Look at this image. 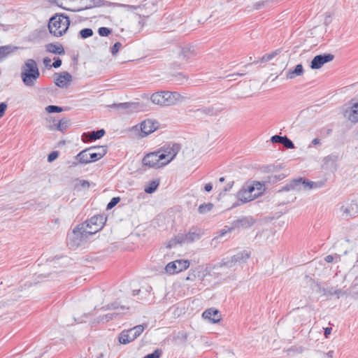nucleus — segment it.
<instances>
[{
    "label": "nucleus",
    "instance_id": "nucleus-1",
    "mask_svg": "<svg viewBox=\"0 0 358 358\" xmlns=\"http://www.w3.org/2000/svg\"><path fill=\"white\" fill-rule=\"evenodd\" d=\"M184 96L177 92L160 91L151 95V101L160 106H171L182 101Z\"/></svg>",
    "mask_w": 358,
    "mask_h": 358
},
{
    "label": "nucleus",
    "instance_id": "nucleus-2",
    "mask_svg": "<svg viewBox=\"0 0 358 358\" xmlns=\"http://www.w3.org/2000/svg\"><path fill=\"white\" fill-rule=\"evenodd\" d=\"M70 20L64 14L55 15L50 17L48 23V29L51 34L56 37L64 35L69 29Z\"/></svg>",
    "mask_w": 358,
    "mask_h": 358
},
{
    "label": "nucleus",
    "instance_id": "nucleus-3",
    "mask_svg": "<svg viewBox=\"0 0 358 358\" xmlns=\"http://www.w3.org/2000/svg\"><path fill=\"white\" fill-rule=\"evenodd\" d=\"M39 76L40 72L36 61L28 59L22 67L21 78L24 84L27 87H32Z\"/></svg>",
    "mask_w": 358,
    "mask_h": 358
},
{
    "label": "nucleus",
    "instance_id": "nucleus-4",
    "mask_svg": "<svg viewBox=\"0 0 358 358\" xmlns=\"http://www.w3.org/2000/svg\"><path fill=\"white\" fill-rule=\"evenodd\" d=\"M204 231L202 229L198 227H192L186 234H178L173 239L170 241L169 247L171 248L177 244L191 243L199 240Z\"/></svg>",
    "mask_w": 358,
    "mask_h": 358
},
{
    "label": "nucleus",
    "instance_id": "nucleus-5",
    "mask_svg": "<svg viewBox=\"0 0 358 358\" xmlns=\"http://www.w3.org/2000/svg\"><path fill=\"white\" fill-rule=\"evenodd\" d=\"M90 234H88L87 229L85 228V225L80 224L73 229L71 234H68V244L72 248H77L88 238Z\"/></svg>",
    "mask_w": 358,
    "mask_h": 358
},
{
    "label": "nucleus",
    "instance_id": "nucleus-6",
    "mask_svg": "<svg viewBox=\"0 0 358 358\" xmlns=\"http://www.w3.org/2000/svg\"><path fill=\"white\" fill-rule=\"evenodd\" d=\"M255 223V220L251 216L241 217L233 221L231 223V227H228L227 229H222L220 231L219 235L215 236L213 239V241L222 238V236H224L225 234L230 232L233 229H247V228L252 227Z\"/></svg>",
    "mask_w": 358,
    "mask_h": 358
},
{
    "label": "nucleus",
    "instance_id": "nucleus-7",
    "mask_svg": "<svg viewBox=\"0 0 358 358\" xmlns=\"http://www.w3.org/2000/svg\"><path fill=\"white\" fill-rule=\"evenodd\" d=\"M148 324H139L127 330H123L119 335L118 340L120 343L126 345L134 341L143 333L147 328Z\"/></svg>",
    "mask_w": 358,
    "mask_h": 358
},
{
    "label": "nucleus",
    "instance_id": "nucleus-8",
    "mask_svg": "<svg viewBox=\"0 0 358 358\" xmlns=\"http://www.w3.org/2000/svg\"><path fill=\"white\" fill-rule=\"evenodd\" d=\"M106 222V217L103 215H96L81 224L85 225V228L91 236L101 230Z\"/></svg>",
    "mask_w": 358,
    "mask_h": 358
},
{
    "label": "nucleus",
    "instance_id": "nucleus-9",
    "mask_svg": "<svg viewBox=\"0 0 358 358\" xmlns=\"http://www.w3.org/2000/svg\"><path fill=\"white\" fill-rule=\"evenodd\" d=\"M180 150L179 144L170 143L162 147L159 152H160V156L166 165L176 157Z\"/></svg>",
    "mask_w": 358,
    "mask_h": 358
},
{
    "label": "nucleus",
    "instance_id": "nucleus-10",
    "mask_svg": "<svg viewBox=\"0 0 358 358\" xmlns=\"http://www.w3.org/2000/svg\"><path fill=\"white\" fill-rule=\"evenodd\" d=\"M143 164L149 168L155 169H158L166 165L159 151L146 155L143 159Z\"/></svg>",
    "mask_w": 358,
    "mask_h": 358
},
{
    "label": "nucleus",
    "instance_id": "nucleus-11",
    "mask_svg": "<svg viewBox=\"0 0 358 358\" xmlns=\"http://www.w3.org/2000/svg\"><path fill=\"white\" fill-rule=\"evenodd\" d=\"M189 266L188 260L178 259L169 262L165 266V271L169 274H175L186 270Z\"/></svg>",
    "mask_w": 358,
    "mask_h": 358
},
{
    "label": "nucleus",
    "instance_id": "nucleus-12",
    "mask_svg": "<svg viewBox=\"0 0 358 358\" xmlns=\"http://www.w3.org/2000/svg\"><path fill=\"white\" fill-rule=\"evenodd\" d=\"M340 212L342 217L345 219H349L358 215V199L352 200L350 203L341 206Z\"/></svg>",
    "mask_w": 358,
    "mask_h": 358
},
{
    "label": "nucleus",
    "instance_id": "nucleus-13",
    "mask_svg": "<svg viewBox=\"0 0 358 358\" xmlns=\"http://www.w3.org/2000/svg\"><path fill=\"white\" fill-rule=\"evenodd\" d=\"M290 183L292 187V190L298 192L302 189H310L313 187H317L316 183H315L314 182L310 181L303 178L294 179L290 181Z\"/></svg>",
    "mask_w": 358,
    "mask_h": 358
},
{
    "label": "nucleus",
    "instance_id": "nucleus-14",
    "mask_svg": "<svg viewBox=\"0 0 358 358\" xmlns=\"http://www.w3.org/2000/svg\"><path fill=\"white\" fill-rule=\"evenodd\" d=\"M334 58V55L331 53L316 55L311 61L310 68L312 69H319L324 64L331 62Z\"/></svg>",
    "mask_w": 358,
    "mask_h": 358
},
{
    "label": "nucleus",
    "instance_id": "nucleus-15",
    "mask_svg": "<svg viewBox=\"0 0 358 358\" xmlns=\"http://www.w3.org/2000/svg\"><path fill=\"white\" fill-rule=\"evenodd\" d=\"M106 310H117L113 313H108L105 315V319L107 322L112 320L115 316L121 315L123 311L128 309L125 306H120L117 301H115L106 306Z\"/></svg>",
    "mask_w": 358,
    "mask_h": 358
},
{
    "label": "nucleus",
    "instance_id": "nucleus-16",
    "mask_svg": "<svg viewBox=\"0 0 358 358\" xmlns=\"http://www.w3.org/2000/svg\"><path fill=\"white\" fill-rule=\"evenodd\" d=\"M157 128L155 123L151 120H145L141 123V136L145 137L152 132L155 131Z\"/></svg>",
    "mask_w": 358,
    "mask_h": 358
},
{
    "label": "nucleus",
    "instance_id": "nucleus-17",
    "mask_svg": "<svg viewBox=\"0 0 358 358\" xmlns=\"http://www.w3.org/2000/svg\"><path fill=\"white\" fill-rule=\"evenodd\" d=\"M72 81V76L66 72H62L58 75L55 79V84L61 88L67 87L69 83Z\"/></svg>",
    "mask_w": 358,
    "mask_h": 358
},
{
    "label": "nucleus",
    "instance_id": "nucleus-18",
    "mask_svg": "<svg viewBox=\"0 0 358 358\" xmlns=\"http://www.w3.org/2000/svg\"><path fill=\"white\" fill-rule=\"evenodd\" d=\"M271 141L272 143H281L285 148L288 149L294 148V144L293 142L287 138L286 136H281L278 135H274L271 136Z\"/></svg>",
    "mask_w": 358,
    "mask_h": 358
},
{
    "label": "nucleus",
    "instance_id": "nucleus-19",
    "mask_svg": "<svg viewBox=\"0 0 358 358\" xmlns=\"http://www.w3.org/2000/svg\"><path fill=\"white\" fill-rule=\"evenodd\" d=\"M236 198L242 203H245L257 198V194H250L243 187L237 192Z\"/></svg>",
    "mask_w": 358,
    "mask_h": 358
},
{
    "label": "nucleus",
    "instance_id": "nucleus-20",
    "mask_svg": "<svg viewBox=\"0 0 358 358\" xmlns=\"http://www.w3.org/2000/svg\"><path fill=\"white\" fill-rule=\"evenodd\" d=\"M221 110L217 109L213 106L203 107L196 110H190L191 112L199 113L201 115L213 116L216 115Z\"/></svg>",
    "mask_w": 358,
    "mask_h": 358
},
{
    "label": "nucleus",
    "instance_id": "nucleus-21",
    "mask_svg": "<svg viewBox=\"0 0 358 358\" xmlns=\"http://www.w3.org/2000/svg\"><path fill=\"white\" fill-rule=\"evenodd\" d=\"M203 317L210 320L213 323H217L220 320V312L215 308H209L203 313Z\"/></svg>",
    "mask_w": 358,
    "mask_h": 358
},
{
    "label": "nucleus",
    "instance_id": "nucleus-22",
    "mask_svg": "<svg viewBox=\"0 0 358 358\" xmlns=\"http://www.w3.org/2000/svg\"><path fill=\"white\" fill-rule=\"evenodd\" d=\"M196 56V52L194 49L191 46L183 47L179 54V57L181 59L188 61Z\"/></svg>",
    "mask_w": 358,
    "mask_h": 358
},
{
    "label": "nucleus",
    "instance_id": "nucleus-23",
    "mask_svg": "<svg viewBox=\"0 0 358 358\" xmlns=\"http://www.w3.org/2000/svg\"><path fill=\"white\" fill-rule=\"evenodd\" d=\"M45 50L48 52L62 55L65 54L64 49L61 44L48 43L45 45Z\"/></svg>",
    "mask_w": 358,
    "mask_h": 358
},
{
    "label": "nucleus",
    "instance_id": "nucleus-24",
    "mask_svg": "<svg viewBox=\"0 0 358 358\" xmlns=\"http://www.w3.org/2000/svg\"><path fill=\"white\" fill-rule=\"evenodd\" d=\"M89 150L87 148L80 152L76 156V159L78 160L77 162H73V166H76L78 164H89Z\"/></svg>",
    "mask_w": 358,
    "mask_h": 358
},
{
    "label": "nucleus",
    "instance_id": "nucleus-25",
    "mask_svg": "<svg viewBox=\"0 0 358 358\" xmlns=\"http://www.w3.org/2000/svg\"><path fill=\"white\" fill-rule=\"evenodd\" d=\"M250 257V252L246 250L239 252L232 256L234 261L236 262V263L245 262Z\"/></svg>",
    "mask_w": 358,
    "mask_h": 358
},
{
    "label": "nucleus",
    "instance_id": "nucleus-26",
    "mask_svg": "<svg viewBox=\"0 0 358 358\" xmlns=\"http://www.w3.org/2000/svg\"><path fill=\"white\" fill-rule=\"evenodd\" d=\"M92 4H90L89 6H86L84 8L79 9L78 10H83L85 9H91L94 7H99L101 6H111L114 5V3H112L110 2H108L105 0H90Z\"/></svg>",
    "mask_w": 358,
    "mask_h": 358
},
{
    "label": "nucleus",
    "instance_id": "nucleus-27",
    "mask_svg": "<svg viewBox=\"0 0 358 358\" xmlns=\"http://www.w3.org/2000/svg\"><path fill=\"white\" fill-rule=\"evenodd\" d=\"M54 126L58 131L64 132L70 126V120L66 117L62 118Z\"/></svg>",
    "mask_w": 358,
    "mask_h": 358
},
{
    "label": "nucleus",
    "instance_id": "nucleus-28",
    "mask_svg": "<svg viewBox=\"0 0 358 358\" xmlns=\"http://www.w3.org/2000/svg\"><path fill=\"white\" fill-rule=\"evenodd\" d=\"M303 73V67L302 64H297L294 70L289 69L287 74V78L293 79L296 76H301Z\"/></svg>",
    "mask_w": 358,
    "mask_h": 358
},
{
    "label": "nucleus",
    "instance_id": "nucleus-29",
    "mask_svg": "<svg viewBox=\"0 0 358 358\" xmlns=\"http://www.w3.org/2000/svg\"><path fill=\"white\" fill-rule=\"evenodd\" d=\"M348 118L352 122L356 123L358 122V102L352 105Z\"/></svg>",
    "mask_w": 358,
    "mask_h": 358
},
{
    "label": "nucleus",
    "instance_id": "nucleus-30",
    "mask_svg": "<svg viewBox=\"0 0 358 358\" xmlns=\"http://www.w3.org/2000/svg\"><path fill=\"white\" fill-rule=\"evenodd\" d=\"M236 262L234 261V259L232 257L230 258L227 257L224 258L221 260V262L218 264L219 267H228L231 268L234 267L236 265Z\"/></svg>",
    "mask_w": 358,
    "mask_h": 358
},
{
    "label": "nucleus",
    "instance_id": "nucleus-31",
    "mask_svg": "<svg viewBox=\"0 0 358 358\" xmlns=\"http://www.w3.org/2000/svg\"><path fill=\"white\" fill-rule=\"evenodd\" d=\"M188 80V76L182 73H179L173 76V81L178 85H183Z\"/></svg>",
    "mask_w": 358,
    "mask_h": 358
},
{
    "label": "nucleus",
    "instance_id": "nucleus-32",
    "mask_svg": "<svg viewBox=\"0 0 358 358\" xmlns=\"http://www.w3.org/2000/svg\"><path fill=\"white\" fill-rule=\"evenodd\" d=\"M159 185L158 181L152 180L145 187L144 191L145 193L152 194L155 192Z\"/></svg>",
    "mask_w": 358,
    "mask_h": 358
},
{
    "label": "nucleus",
    "instance_id": "nucleus-33",
    "mask_svg": "<svg viewBox=\"0 0 358 358\" xmlns=\"http://www.w3.org/2000/svg\"><path fill=\"white\" fill-rule=\"evenodd\" d=\"M89 161L90 163L96 162L103 157V152H96L94 151H89Z\"/></svg>",
    "mask_w": 358,
    "mask_h": 358
},
{
    "label": "nucleus",
    "instance_id": "nucleus-34",
    "mask_svg": "<svg viewBox=\"0 0 358 358\" xmlns=\"http://www.w3.org/2000/svg\"><path fill=\"white\" fill-rule=\"evenodd\" d=\"M15 49H17V48L12 45L0 46V55L6 57Z\"/></svg>",
    "mask_w": 358,
    "mask_h": 358
},
{
    "label": "nucleus",
    "instance_id": "nucleus-35",
    "mask_svg": "<svg viewBox=\"0 0 358 358\" xmlns=\"http://www.w3.org/2000/svg\"><path fill=\"white\" fill-rule=\"evenodd\" d=\"M247 191L249 192L250 194H257V197H258L261 194V192L255 191V185L252 182H246L244 185H243Z\"/></svg>",
    "mask_w": 358,
    "mask_h": 358
},
{
    "label": "nucleus",
    "instance_id": "nucleus-36",
    "mask_svg": "<svg viewBox=\"0 0 358 358\" xmlns=\"http://www.w3.org/2000/svg\"><path fill=\"white\" fill-rule=\"evenodd\" d=\"M105 134V130L103 129H101L97 131H92L91 134H90V137L92 140H97L103 137Z\"/></svg>",
    "mask_w": 358,
    "mask_h": 358
},
{
    "label": "nucleus",
    "instance_id": "nucleus-37",
    "mask_svg": "<svg viewBox=\"0 0 358 358\" xmlns=\"http://www.w3.org/2000/svg\"><path fill=\"white\" fill-rule=\"evenodd\" d=\"M111 107L127 110L129 112L130 111V108H135V105L134 103L126 102L120 103L118 104H113V106H111Z\"/></svg>",
    "mask_w": 358,
    "mask_h": 358
},
{
    "label": "nucleus",
    "instance_id": "nucleus-38",
    "mask_svg": "<svg viewBox=\"0 0 358 358\" xmlns=\"http://www.w3.org/2000/svg\"><path fill=\"white\" fill-rule=\"evenodd\" d=\"M89 151H94L96 152H103V156L107 153L108 147L106 145L101 146H92L87 148Z\"/></svg>",
    "mask_w": 358,
    "mask_h": 358
},
{
    "label": "nucleus",
    "instance_id": "nucleus-39",
    "mask_svg": "<svg viewBox=\"0 0 358 358\" xmlns=\"http://www.w3.org/2000/svg\"><path fill=\"white\" fill-rule=\"evenodd\" d=\"M45 110L48 113H61V112L64 111V109L62 107H60L58 106L50 105L45 108Z\"/></svg>",
    "mask_w": 358,
    "mask_h": 358
},
{
    "label": "nucleus",
    "instance_id": "nucleus-40",
    "mask_svg": "<svg viewBox=\"0 0 358 358\" xmlns=\"http://www.w3.org/2000/svg\"><path fill=\"white\" fill-rule=\"evenodd\" d=\"M79 34L82 38H87L93 35V31L90 28H84L80 31Z\"/></svg>",
    "mask_w": 358,
    "mask_h": 358
},
{
    "label": "nucleus",
    "instance_id": "nucleus-41",
    "mask_svg": "<svg viewBox=\"0 0 358 358\" xmlns=\"http://www.w3.org/2000/svg\"><path fill=\"white\" fill-rule=\"evenodd\" d=\"M213 205L212 203H203L199 206L198 211L199 213H207L213 208Z\"/></svg>",
    "mask_w": 358,
    "mask_h": 358
},
{
    "label": "nucleus",
    "instance_id": "nucleus-42",
    "mask_svg": "<svg viewBox=\"0 0 358 358\" xmlns=\"http://www.w3.org/2000/svg\"><path fill=\"white\" fill-rule=\"evenodd\" d=\"M162 353V350L157 349L153 352L145 355L143 358H160Z\"/></svg>",
    "mask_w": 358,
    "mask_h": 358
},
{
    "label": "nucleus",
    "instance_id": "nucleus-43",
    "mask_svg": "<svg viewBox=\"0 0 358 358\" xmlns=\"http://www.w3.org/2000/svg\"><path fill=\"white\" fill-rule=\"evenodd\" d=\"M98 33L101 36H108L111 33V30L108 27H101L99 28Z\"/></svg>",
    "mask_w": 358,
    "mask_h": 358
},
{
    "label": "nucleus",
    "instance_id": "nucleus-44",
    "mask_svg": "<svg viewBox=\"0 0 358 358\" xmlns=\"http://www.w3.org/2000/svg\"><path fill=\"white\" fill-rule=\"evenodd\" d=\"M120 201V197H113L110 202L107 204L106 208L108 210L113 208L115 207Z\"/></svg>",
    "mask_w": 358,
    "mask_h": 358
},
{
    "label": "nucleus",
    "instance_id": "nucleus-45",
    "mask_svg": "<svg viewBox=\"0 0 358 358\" xmlns=\"http://www.w3.org/2000/svg\"><path fill=\"white\" fill-rule=\"evenodd\" d=\"M122 45L120 42H116L111 48L110 52L113 55H116Z\"/></svg>",
    "mask_w": 358,
    "mask_h": 358
},
{
    "label": "nucleus",
    "instance_id": "nucleus-46",
    "mask_svg": "<svg viewBox=\"0 0 358 358\" xmlns=\"http://www.w3.org/2000/svg\"><path fill=\"white\" fill-rule=\"evenodd\" d=\"M276 55V52H272L271 54H266V55H264L262 59H261V62H269L271 61L275 56Z\"/></svg>",
    "mask_w": 358,
    "mask_h": 358
},
{
    "label": "nucleus",
    "instance_id": "nucleus-47",
    "mask_svg": "<svg viewBox=\"0 0 358 358\" xmlns=\"http://www.w3.org/2000/svg\"><path fill=\"white\" fill-rule=\"evenodd\" d=\"M59 155V152L57 151H52L48 155V161L49 162H52L55 160Z\"/></svg>",
    "mask_w": 358,
    "mask_h": 358
},
{
    "label": "nucleus",
    "instance_id": "nucleus-48",
    "mask_svg": "<svg viewBox=\"0 0 358 358\" xmlns=\"http://www.w3.org/2000/svg\"><path fill=\"white\" fill-rule=\"evenodd\" d=\"M54 59H55V61L52 64V67H54L55 69L60 67L62 65V59H59V57L55 58Z\"/></svg>",
    "mask_w": 358,
    "mask_h": 358
},
{
    "label": "nucleus",
    "instance_id": "nucleus-49",
    "mask_svg": "<svg viewBox=\"0 0 358 358\" xmlns=\"http://www.w3.org/2000/svg\"><path fill=\"white\" fill-rule=\"evenodd\" d=\"M7 108V104L4 102L0 103V117H3Z\"/></svg>",
    "mask_w": 358,
    "mask_h": 358
},
{
    "label": "nucleus",
    "instance_id": "nucleus-50",
    "mask_svg": "<svg viewBox=\"0 0 358 358\" xmlns=\"http://www.w3.org/2000/svg\"><path fill=\"white\" fill-rule=\"evenodd\" d=\"M253 185H255V191H259L261 192V194L262 193V190H263V184H262L261 182H252Z\"/></svg>",
    "mask_w": 358,
    "mask_h": 358
},
{
    "label": "nucleus",
    "instance_id": "nucleus-51",
    "mask_svg": "<svg viewBox=\"0 0 358 358\" xmlns=\"http://www.w3.org/2000/svg\"><path fill=\"white\" fill-rule=\"evenodd\" d=\"M51 59L49 57H45L43 59V64L48 69H50L52 67Z\"/></svg>",
    "mask_w": 358,
    "mask_h": 358
},
{
    "label": "nucleus",
    "instance_id": "nucleus-52",
    "mask_svg": "<svg viewBox=\"0 0 358 358\" xmlns=\"http://www.w3.org/2000/svg\"><path fill=\"white\" fill-rule=\"evenodd\" d=\"M264 4H265V1H263L256 2L253 5V9L259 10L262 6H264Z\"/></svg>",
    "mask_w": 358,
    "mask_h": 358
},
{
    "label": "nucleus",
    "instance_id": "nucleus-53",
    "mask_svg": "<svg viewBox=\"0 0 358 358\" xmlns=\"http://www.w3.org/2000/svg\"><path fill=\"white\" fill-rule=\"evenodd\" d=\"M79 184L83 188H89L90 187V182L87 180H80Z\"/></svg>",
    "mask_w": 358,
    "mask_h": 358
},
{
    "label": "nucleus",
    "instance_id": "nucleus-54",
    "mask_svg": "<svg viewBox=\"0 0 358 358\" xmlns=\"http://www.w3.org/2000/svg\"><path fill=\"white\" fill-rule=\"evenodd\" d=\"M234 184V181H231V182H228V183L225 185V187H224L223 191H224V192H228V191H230V190L231 189V188H232V187H233Z\"/></svg>",
    "mask_w": 358,
    "mask_h": 358
},
{
    "label": "nucleus",
    "instance_id": "nucleus-55",
    "mask_svg": "<svg viewBox=\"0 0 358 358\" xmlns=\"http://www.w3.org/2000/svg\"><path fill=\"white\" fill-rule=\"evenodd\" d=\"M289 190H292V185H291L290 182L287 184L286 185L283 186L282 187V189L280 190V192H282V191H289Z\"/></svg>",
    "mask_w": 358,
    "mask_h": 358
},
{
    "label": "nucleus",
    "instance_id": "nucleus-56",
    "mask_svg": "<svg viewBox=\"0 0 358 358\" xmlns=\"http://www.w3.org/2000/svg\"><path fill=\"white\" fill-rule=\"evenodd\" d=\"M48 350H49V347H48V346H46V347L45 348V350H44L43 353L41 354V355H38V356H35L34 358H41V357H42V356H43L45 353H46L47 352H48ZM21 358H29V357H28L27 355H25V356H22Z\"/></svg>",
    "mask_w": 358,
    "mask_h": 358
},
{
    "label": "nucleus",
    "instance_id": "nucleus-57",
    "mask_svg": "<svg viewBox=\"0 0 358 358\" xmlns=\"http://www.w3.org/2000/svg\"><path fill=\"white\" fill-rule=\"evenodd\" d=\"M331 332V327H326L324 329V335L325 338H328Z\"/></svg>",
    "mask_w": 358,
    "mask_h": 358
},
{
    "label": "nucleus",
    "instance_id": "nucleus-58",
    "mask_svg": "<svg viewBox=\"0 0 358 358\" xmlns=\"http://www.w3.org/2000/svg\"><path fill=\"white\" fill-rule=\"evenodd\" d=\"M334 256L333 255H327L325 257H324V260L327 263H331L334 261Z\"/></svg>",
    "mask_w": 358,
    "mask_h": 358
},
{
    "label": "nucleus",
    "instance_id": "nucleus-59",
    "mask_svg": "<svg viewBox=\"0 0 358 358\" xmlns=\"http://www.w3.org/2000/svg\"><path fill=\"white\" fill-rule=\"evenodd\" d=\"M213 189V185L211 183H208L204 186V189L206 192H210Z\"/></svg>",
    "mask_w": 358,
    "mask_h": 358
},
{
    "label": "nucleus",
    "instance_id": "nucleus-60",
    "mask_svg": "<svg viewBox=\"0 0 358 358\" xmlns=\"http://www.w3.org/2000/svg\"><path fill=\"white\" fill-rule=\"evenodd\" d=\"M311 143H312L313 145H318V144H320V138H314V139L312 141Z\"/></svg>",
    "mask_w": 358,
    "mask_h": 358
},
{
    "label": "nucleus",
    "instance_id": "nucleus-61",
    "mask_svg": "<svg viewBox=\"0 0 358 358\" xmlns=\"http://www.w3.org/2000/svg\"><path fill=\"white\" fill-rule=\"evenodd\" d=\"M244 75H245L244 73H233V74L229 75V76H227V77H234L236 76H244Z\"/></svg>",
    "mask_w": 358,
    "mask_h": 358
},
{
    "label": "nucleus",
    "instance_id": "nucleus-62",
    "mask_svg": "<svg viewBox=\"0 0 358 358\" xmlns=\"http://www.w3.org/2000/svg\"><path fill=\"white\" fill-rule=\"evenodd\" d=\"M341 292H342L341 289H337V290L334 291V292H329V294H331V295H332V294H337V295H338V294H340L341 293Z\"/></svg>",
    "mask_w": 358,
    "mask_h": 358
},
{
    "label": "nucleus",
    "instance_id": "nucleus-63",
    "mask_svg": "<svg viewBox=\"0 0 358 358\" xmlns=\"http://www.w3.org/2000/svg\"><path fill=\"white\" fill-rule=\"evenodd\" d=\"M181 335H182V338H183L184 340H187V334H186L185 332H182V333H181Z\"/></svg>",
    "mask_w": 358,
    "mask_h": 358
},
{
    "label": "nucleus",
    "instance_id": "nucleus-64",
    "mask_svg": "<svg viewBox=\"0 0 358 358\" xmlns=\"http://www.w3.org/2000/svg\"><path fill=\"white\" fill-rule=\"evenodd\" d=\"M96 358H103V353L99 354V355L96 357Z\"/></svg>",
    "mask_w": 358,
    "mask_h": 358
}]
</instances>
